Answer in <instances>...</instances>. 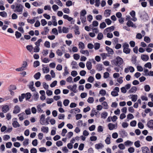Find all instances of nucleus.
Returning <instances> with one entry per match:
<instances>
[{
	"mask_svg": "<svg viewBox=\"0 0 153 153\" xmlns=\"http://www.w3.org/2000/svg\"><path fill=\"white\" fill-rule=\"evenodd\" d=\"M144 40L147 43H149L151 41V39L149 37L146 36L144 37Z\"/></svg>",
	"mask_w": 153,
	"mask_h": 153,
	"instance_id": "47",
	"label": "nucleus"
},
{
	"mask_svg": "<svg viewBox=\"0 0 153 153\" xmlns=\"http://www.w3.org/2000/svg\"><path fill=\"white\" fill-rule=\"evenodd\" d=\"M55 3L58 4V5L61 6H62V4L60 0H54Z\"/></svg>",
	"mask_w": 153,
	"mask_h": 153,
	"instance_id": "45",
	"label": "nucleus"
},
{
	"mask_svg": "<svg viewBox=\"0 0 153 153\" xmlns=\"http://www.w3.org/2000/svg\"><path fill=\"white\" fill-rule=\"evenodd\" d=\"M25 98L26 100L29 99L31 97V94L29 93H27L26 94H25Z\"/></svg>",
	"mask_w": 153,
	"mask_h": 153,
	"instance_id": "58",
	"label": "nucleus"
},
{
	"mask_svg": "<svg viewBox=\"0 0 153 153\" xmlns=\"http://www.w3.org/2000/svg\"><path fill=\"white\" fill-rule=\"evenodd\" d=\"M33 97L34 100L36 101L37 100L39 97L38 93L37 92H35L33 94Z\"/></svg>",
	"mask_w": 153,
	"mask_h": 153,
	"instance_id": "40",
	"label": "nucleus"
},
{
	"mask_svg": "<svg viewBox=\"0 0 153 153\" xmlns=\"http://www.w3.org/2000/svg\"><path fill=\"white\" fill-rule=\"evenodd\" d=\"M80 19L82 23L84 24L86 21V18L85 16H80Z\"/></svg>",
	"mask_w": 153,
	"mask_h": 153,
	"instance_id": "34",
	"label": "nucleus"
},
{
	"mask_svg": "<svg viewBox=\"0 0 153 153\" xmlns=\"http://www.w3.org/2000/svg\"><path fill=\"white\" fill-rule=\"evenodd\" d=\"M114 26H112L111 27H107L104 31V34H106L108 32L112 31L114 30Z\"/></svg>",
	"mask_w": 153,
	"mask_h": 153,
	"instance_id": "4",
	"label": "nucleus"
},
{
	"mask_svg": "<svg viewBox=\"0 0 153 153\" xmlns=\"http://www.w3.org/2000/svg\"><path fill=\"white\" fill-rule=\"evenodd\" d=\"M103 145L101 143L97 144L95 145V147L96 149H99L103 147Z\"/></svg>",
	"mask_w": 153,
	"mask_h": 153,
	"instance_id": "24",
	"label": "nucleus"
},
{
	"mask_svg": "<svg viewBox=\"0 0 153 153\" xmlns=\"http://www.w3.org/2000/svg\"><path fill=\"white\" fill-rule=\"evenodd\" d=\"M134 145L137 148L140 147V141L139 140L136 141L134 142Z\"/></svg>",
	"mask_w": 153,
	"mask_h": 153,
	"instance_id": "55",
	"label": "nucleus"
},
{
	"mask_svg": "<svg viewBox=\"0 0 153 153\" xmlns=\"http://www.w3.org/2000/svg\"><path fill=\"white\" fill-rule=\"evenodd\" d=\"M102 105L104 109H107L108 108V105L106 102H103L102 103Z\"/></svg>",
	"mask_w": 153,
	"mask_h": 153,
	"instance_id": "44",
	"label": "nucleus"
},
{
	"mask_svg": "<svg viewBox=\"0 0 153 153\" xmlns=\"http://www.w3.org/2000/svg\"><path fill=\"white\" fill-rule=\"evenodd\" d=\"M99 93L102 96H105L106 94V91L102 89L100 91Z\"/></svg>",
	"mask_w": 153,
	"mask_h": 153,
	"instance_id": "57",
	"label": "nucleus"
},
{
	"mask_svg": "<svg viewBox=\"0 0 153 153\" xmlns=\"http://www.w3.org/2000/svg\"><path fill=\"white\" fill-rule=\"evenodd\" d=\"M137 96L136 94L132 95L131 97V100L134 102H135L137 100Z\"/></svg>",
	"mask_w": 153,
	"mask_h": 153,
	"instance_id": "31",
	"label": "nucleus"
},
{
	"mask_svg": "<svg viewBox=\"0 0 153 153\" xmlns=\"http://www.w3.org/2000/svg\"><path fill=\"white\" fill-rule=\"evenodd\" d=\"M42 105H38L37 106L38 112V113H42L43 112V110L41 109Z\"/></svg>",
	"mask_w": 153,
	"mask_h": 153,
	"instance_id": "30",
	"label": "nucleus"
},
{
	"mask_svg": "<svg viewBox=\"0 0 153 153\" xmlns=\"http://www.w3.org/2000/svg\"><path fill=\"white\" fill-rule=\"evenodd\" d=\"M29 140L28 139H25L23 142V145L24 146L27 145L29 144Z\"/></svg>",
	"mask_w": 153,
	"mask_h": 153,
	"instance_id": "60",
	"label": "nucleus"
},
{
	"mask_svg": "<svg viewBox=\"0 0 153 153\" xmlns=\"http://www.w3.org/2000/svg\"><path fill=\"white\" fill-rule=\"evenodd\" d=\"M71 65H72V68H76V69L78 67V65L77 64V62L76 61H73L71 63Z\"/></svg>",
	"mask_w": 153,
	"mask_h": 153,
	"instance_id": "26",
	"label": "nucleus"
},
{
	"mask_svg": "<svg viewBox=\"0 0 153 153\" xmlns=\"http://www.w3.org/2000/svg\"><path fill=\"white\" fill-rule=\"evenodd\" d=\"M41 76V74L40 72H38L34 76V77L36 79H39Z\"/></svg>",
	"mask_w": 153,
	"mask_h": 153,
	"instance_id": "32",
	"label": "nucleus"
},
{
	"mask_svg": "<svg viewBox=\"0 0 153 153\" xmlns=\"http://www.w3.org/2000/svg\"><path fill=\"white\" fill-rule=\"evenodd\" d=\"M126 25L129 27H136V26L134 25L133 22L129 20L127 22Z\"/></svg>",
	"mask_w": 153,
	"mask_h": 153,
	"instance_id": "16",
	"label": "nucleus"
},
{
	"mask_svg": "<svg viewBox=\"0 0 153 153\" xmlns=\"http://www.w3.org/2000/svg\"><path fill=\"white\" fill-rule=\"evenodd\" d=\"M49 31V29L48 27H45L44 28V30L42 31L41 33L43 35H46L47 34Z\"/></svg>",
	"mask_w": 153,
	"mask_h": 153,
	"instance_id": "12",
	"label": "nucleus"
},
{
	"mask_svg": "<svg viewBox=\"0 0 153 153\" xmlns=\"http://www.w3.org/2000/svg\"><path fill=\"white\" fill-rule=\"evenodd\" d=\"M112 64L115 65L119 66H120L123 62V59L119 56H117L115 59L111 61Z\"/></svg>",
	"mask_w": 153,
	"mask_h": 153,
	"instance_id": "2",
	"label": "nucleus"
},
{
	"mask_svg": "<svg viewBox=\"0 0 153 153\" xmlns=\"http://www.w3.org/2000/svg\"><path fill=\"white\" fill-rule=\"evenodd\" d=\"M147 126L149 128H153V120H151L148 122Z\"/></svg>",
	"mask_w": 153,
	"mask_h": 153,
	"instance_id": "19",
	"label": "nucleus"
},
{
	"mask_svg": "<svg viewBox=\"0 0 153 153\" xmlns=\"http://www.w3.org/2000/svg\"><path fill=\"white\" fill-rule=\"evenodd\" d=\"M44 45L47 48H50V43L48 41H46L44 44Z\"/></svg>",
	"mask_w": 153,
	"mask_h": 153,
	"instance_id": "52",
	"label": "nucleus"
},
{
	"mask_svg": "<svg viewBox=\"0 0 153 153\" xmlns=\"http://www.w3.org/2000/svg\"><path fill=\"white\" fill-rule=\"evenodd\" d=\"M105 142L107 144H109L111 143V139L110 135L109 137H107L106 139L105 140Z\"/></svg>",
	"mask_w": 153,
	"mask_h": 153,
	"instance_id": "33",
	"label": "nucleus"
},
{
	"mask_svg": "<svg viewBox=\"0 0 153 153\" xmlns=\"http://www.w3.org/2000/svg\"><path fill=\"white\" fill-rule=\"evenodd\" d=\"M45 115L44 114L41 115L40 117L39 122L42 125H45Z\"/></svg>",
	"mask_w": 153,
	"mask_h": 153,
	"instance_id": "7",
	"label": "nucleus"
},
{
	"mask_svg": "<svg viewBox=\"0 0 153 153\" xmlns=\"http://www.w3.org/2000/svg\"><path fill=\"white\" fill-rule=\"evenodd\" d=\"M42 41V40L40 39H39L35 43L36 46H39L40 45V43Z\"/></svg>",
	"mask_w": 153,
	"mask_h": 153,
	"instance_id": "41",
	"label": "nucleus"
},
{
	"mask_svg": "<svg viewBox=\"0 0 153 153\" xmlns=\"http://www.w3.org/2000/svg\"><path fill=\"white\" fill-rule=\"evenodd\" d=\"M111 10H106L104 13V16L106 17H108L110 15Z\"/></svg>",
	"mask_w": 153,
	"mask_h": 153,
	"instance_id": "13",
	"label": "nucleus"
},
{
	"mask_svg": "<svg viewBox=\"0 0 153 153\" xmlns=\"http://www.w3.org/2000/svg\"><path fill=\"white\" fill-rule=\"evenodd\" d=\"M94 100L93 97H90L87 100V102L90 103H92L94 102Z\"/></svg>",
	"mask_w": 153,
	"mask_h": 153,
	"instance_id": "46",
	"label": "nucleus"
},
{
	"mask_svg": "<svg viewBox=\"0 0 153 153\" xmlns=\"http://www.w3.org/2000/svg\"><path fill=\"white\" fill-rule=\"evenodd\" d=\"M41 130L43 132L47 133L48 131V128L47 127L42 126L41 128Z\"/></svg>",
	"mask_w": 153,
	"mask_h": 153,
	"instance_id": "18",
	"label": "nucleus"
},
{
	"mask_svg": "<svg viewBox=\"0 0 153 153\" xmlns=\"http://www.w3.org/2000/svg\"><path fill=\"white\" fill-rule=\"evenodd\" d=\"M62 32L64 33H67L69 32V28L65 27H63L62 29Z\"/></svg>",
	"mask_w": 153,
	"mask_h": 153,
	"instance_id": "39",
	"label": "nucleus"
},
{
	"mask_svg": "<svg viewBox=\"0 0 153 153\" xmlns=\"http://www.w3.org/2000/svg\"><path fill=\"white\" fill-rule=\"evenodd\" d=\"M12 145V143L11 142L7 143L6 144V147L7 148H10L11 147Z\"/></svg>",
	"mask_w": 153,
	"mask_h": 153,
	"instance_id": "64",
	"label": "nucleus"
},
{
	"mask_svg": "<svg viewBox=\"0 0 153 153\" xmlns=\"http://www.w3.org/2000/svg\"><path fill=\"white\" fill-rule=\"evenodd\" d=\"M100 55L102 56L103 59H106L107 56H108V54L105 53H102L100 54Z\"/></svg>",
	"mask_w": 153,
	"mask_h": 153,
	"instance_id": "53",
	"label": "nucleus"
},
{
	"mask_svg": "<svg viewBox=\"0 0 153 153\" xmlns=\"http://www.w3.org/2000/svg\"><path fill=\"white\" fill-rule=\"evenodd\" d=\"M86 66L88 70H90L92 68V64L91 62L87 61L86 63Z\"/></svg>",
	"mask_w": 153,
	"mask_h": 153,
	"instance_id": "17",
	"label": "nucleus"
},
{
	"mask_svg": "<svg viewBox=\"0 0 153 153\" xmlns=\"http://www.w3.org/2000/svg\"><path fill=\"white\" fill-rule=\"evenodd\" d=\"M80 52L83 54L86 55L87 56H89V52L88 50H81L80 51Z\"/></svg>",
	"mask_w": 153,
	"mask_h": 153,
	"instance_id": "20",
	"label": "nucleus"
},
{
	"mask_svg": "<svg viewBox=\"0 0 153 153\" xmlns=\"http://www.w3.org/2000/svg\"><path fill=\"white\" fill-rule=\"evenodd\" d=\"M0 16L3 17H5L7 16V14L6 12L3 11L0 12Z\"/></svg>",
	"mask_w": 153,
	"mask_h": 153,
	"instance_id": "36",
	"label": "nucleus"
},
{
	"mask_svg": "<svg viewBox=\"0 0 153 153\" xmlns=\"http://www.w3.org/2000/svg\"><path fill=\"white\" fill-rule=\"evenodd\" d=\"M141 59L144 61H147L149 59V56L146 55H143L141 56Z\"/></svg>",
	"mask_w": 153,
	"mask_h": 153,
	"instance_id": "21",
	"label": "nucleus"
},
{
	"mask_svg": "<svg viewBox=\"0 0 153 153\" xmlns=\"http://www.w3.org/2000/svg\"><path fill=\"white\" fill-rule=\"evenodd\" d=\"M34 82L33 81L31 82H30L29 85H28L29 88L32 91H35V88L33 86Z\"/></svg>",
	"mask_w": 153,
	"mask_h": 153,
	"instance_id": "9",
	"label": "nucleus"
},
{
	"mask_svg": "<svg viewBox=\"0 0 153 153\" xmlns=\"http://www.w3.org/2000/svg\"><path fill=\"white\" fill-rule=\"evenodd\" d=\"M73 57L74 59L76 60H78L80 57L79 55L77 53H75L74 54Z\"/></svg>",
	"mask_w": 153,
	"mask_h": 153,
	"instance_id": "61",
	"label": "nucleus"
},
{
	"mask_svg": "<svg viewBox=\"0 0 153 153\" xmlns=\"http://www.w3.org/2000/svg\"><path fill=\"white\" fill-rule=\"evenodd\" d=\"M103 37V35L102 33H100L98 35L97 39L99 40H100L102 39Z\"/></svg>",
	"mask_w": 153,
	"mask_h": 153,
	"instance_id": "49",
	"label": "nucleus"
},
{
	"mask_svg": "<svg viewBox=\"0 0 153 153\" xmlns=\"http://www.w3.org/2000/svg\"><path fill=\"white\" fill-rule=\"evenodd\" d=\"M140 17L145 21L149 19V17L145 11L142 12L140 13Z\"/></svg>",
	"mask_w": 153,
	"mask_h": 153,
	"instance_id": "3",
	"label": "nucleus"
},
{
	"mask_svg": "<svg viewBox=\"0 0 153 153\" xmlns=\"http://www.w3.org/2000/svg\"><path fill=\"white\" fill-rule=\"evenodd\" d=\"M144 66L146 68H148L149 69H150L152 68L151 63L150 62H147L144 65Z\"/></svg>",
	"mask_w": 153,
	"mask_h": 153,
	"instance_id": "48",
	"label": "nucleus"
},
{
	"mask_svg": "<svg viewBox=\"0 0 153 153\" xmlns=\"http://www.w3.org/2000/svg\"><path fill=\"white\" fill-rule=\"evenodd\" d=\"M13 127L14 128H17L20 126V125L18 122L16 121H14L12 123Z\"/></svg>",
	"mask_w": 153,
	"mask_h": 153,
	"instance_id": "25",
	"label": "nucleus"
},
{
	"mask_svg": "<svg viewBox=\"0 0 153 153\" xmlns=\"http://www.w3.org/2000/svg\"><path fill=\"white\" fill-rule=\"evenodd\" d=\"M100 45L99 43H96L94 44V48L95 50H98L100 48Z\"/></svg>",
	"mask_w": 153,
	"mask_h": 153,
	"instance_id": "43",
	"label": "nucleus"
},
{
	"mask_svg": "<svg viewBox=\"0 0 153 153\" xmlns=\"http://www.w3.org/2000/svg\"><path fill=\"white\" fill-rule=\"evenodd\" d=\"M77 87V86L76 85L74 84L72 86L71 90L75 93H76L77 91V90H76Z\"/></svg>",
	"mask_w": 153,
	"mask_h": 153,
	"instance_id": "23",
	"label": "nucleus"
},
{
	"mask_svg": "<svg viewBox=\"0 0 153 153\" xmlns=\"http://www.w3.org/2000/svg\"><path fill=\"white\" fill-rule=\"evenodd\" d=\"M143 153H150L149 150L146 147H143L142 148Z\"/></svg>",
	"mask_w": 153,
	"mask_h": 153,
	"instance_id": "15",
	"label": "nucleus"
},
{
	"mask_svg": "<svg viewBox=\"0 0 153 153\" xmlns=\"http://www.w3.org/2000/svg\"><path fill=\"white\" fill-rule=\"evenodd\" d=\"M79 48L82 50L85 48V45L84 43L82 42H80L78 44Z\"/></svg>",
	"mask_w": 153,
	"mask_h": 153,
	"instance_id": "28",
	"label": "nucleus"
},
{
	"mask_svg": "<svg viewBox=\"0 0 153 153\" xmlns=\"http://www.w3.org/2000/svg\"><path fill=\"white\" fill-rule=\"evenodd\" d=\"M106 26V25L105 23L104 22H103L100 24V28L103 29Z\"/></svg>",
	"mask_w": 153,
	"mask_h": 153,
	"instance_id": "51",
	"label": "nucleus"
},
{
	"mask_svg": "<svg viewBox=\"0 0 153 153\" xmlns=\"http://www.w3.org/2000/svg\"><path fill=\"white\" fill-rule=\"evenodd\" d=\"M63 18L65 19H67L68 21L71 22L73 20V19L71 17H69L68 15H63Z\"/></svg>",
	"mask_w": 153,
	"mask_h": 153,
	"instance_id": "22",
	"label": "nucleus"
},
{
	"mask_svg": "<svg viewBox=\"0 0 153 153\" xmlns=\"http://www.w3.org/2000/svg\"><path fill=\"white\" fill-rule=\"evenodd\" d=\"M108 115V113L106 112H103L102 113L101 115V117L102 118L105 119L106 118Z\"/></svg>",
	"mask_w": 153,
	"mask_h": 153,
	"instance_id": "50",
	"label": "nucleus"
},
{
	"mask_svg": "<svg viewBox=\"0 0 153 153\" xmlns=\"http://www.w3.org/2000/svg\"><path fill=\"white\" fill-rule=\"evenodd\" d=\"M9 109V107L7 105H4L2 108V111L4 113H6Z\"/></svg>",
	"mask_w": 153,
	"mask_h": 153,
	"instance_id": "14",
	"label": "nucleus"
},
{
	"mask_svg": "<svg viewBox=\"0 0 153 153\" xmlns=\"http://www.w3.org/2000/svg\"><path fill=\"white\" fill-rule=\"evenodd\" d=\"M118 147L120 149L123 150L125 149V147L123 143H120L118 146Z\"/></svg>",
	"mask_w": 153,
	"mask_h": 153,
	"instance_id": "63",
	"label": "nucleus"
},
{
	"mask_svg": "<svg viewBox=\"0 0 153 153\" xmlns=\"http://www.w3.org/2000/svg\"><path fill=\"white\" fill-rule=\"evenodd\" d=\"M137 90V88L136 87L134 86H133L128 91V93L129 94L134 93Z\"/></svg>",
	"mask_w": 153,
	"mask_h": 153,
	"instance_id": "11",
	"label": "nucleus"
},
{
	"mask_svg": "<svg viewBox=\"0 0 153 153\" xmlns=\"http://www.w3.org/2000/svg\"><path fill=\"white\" fill-rule=\"evenodd\" d=\"M108 127L110 130H112L114 129H116L117 128V124H114L111 123H109L108 124Z\"/></svg>",
	"mask_w": 153,
	"mask_h": 153,
	"instance_id": "6",
	"label": "nucleus"
},
{
	"mask_svg": "<svg viewBox=\"0 0 153 153\" xmlns=\"http://www.w3.org/2000/svg\"><path fill=\"white\" fill-rule=\"evenodd\" d=\"M25 115V113L24 112L18 114V116L20 120H22L24 119V116Z\"/></svg>",
	"mask_w": 153,
	"mask_h": 153,
	"instance_id": "29",
	"label": "nucleus"
},
{
	"mask_svg": "<svg viewBox=\"0 0 153 153\" xmlns=\"http://www.w3.org/2000/svg\"><path fill=\"white\" fill-rule=\"evenodd\" d=\"M124 144L125 145L127 146H131L133 144V142L129 140H128L126 141L124 143Z\"/></svg>",
	"mask_w": 153,
	"mask_h": 153,
	"instance_id": "27",
	"label": "nucleus"
},
{
	"mask_svg": "<svg viewBox=\"0 0 153 153\" xmlns=\"http://www.w3.org/2000/svg\"><path fill=\"white\" fill-rule=\"evenodd\" d=\"M10 8L15 12H18L19 14H21L23 11L24 7L21 4L16 3L15 5H11Z\"/></svg>",
	"mask_w": 153,
	"mask_h": 153,
	"instance_id": "1",
	"label": "nucleus"
},
{
	"mask_svg": "<svg viewBox=\"0 0 153 153\" xmlns=\"http://www.w3.org/2000/svg\"><path fill=\"white\" fill-rule=\"evenodd\" d=\"M26 48L30 52H31L33 48V47L32 45H28L26 46Z\"/></svg>",
	"mask_w": 153,
	"mask_h": 153,
	"instance_id": "62",
	"label": "nucleus"
},
{
	"mask_svg": "<svg viewBox=\"0 0 153 153\" xmlns=\"http://www.w3.org/2000/svg\"><path fill=\"white\" fill-rule=\"evenodd\" d=\"M144 88L145 90L146 91H149L150 90V87L149 85H145Z\"/></svg>",
	"mask_w": 153,
	"mask_h": 153,
	"instance_id": "54",
	"label": "nucleus"
},
{
	"mask_svg": "<svg viewBox=\"0 0 153 153\" xmlns=\"http://www.w3.org/2000/svg\"><path fill=\"white\" fill-rule=\"evenodd\" d=\"M42 69L44 73H48L49 71V68L48 67H44Z\"/></svg>",
	"mask_w": 153,
	"mask_h": 153,
	"instance_id": "59",
	"label": "nucleus"
},
{
	"mask_svg": "<svg viewBox=\"0 0 153 153\" xmlns=\"http://www.w3.org/2000/svg\"><path fill=\"white\" fill-rule=\"evenodd\" d=\"M134 71V69L133 67L132 66H128V67L126 68L124 70V72L126 73H128L129 71L130 72L132 73Z\"/></svg>",
	"mask_w": 153,
	"mask_h": 153,
	"instance_id": "5",
	"label": "nucleus"
},
{
	"mask_svg": "<svg viewBox=\"0 0 153 153\" xmlns=\"http://www.w3.org/2000/svg\"><path fill=\"white\" fill-rule=\"evenodd\" d=\"M20 111V107L18 105L15 106L14 110L13 111V113L16 114L19 112Z\"/></svg>",
	"mask_w": 153,
	"mask_h": 153,
	"instance_id": "8",
	"label": "nucleus"
},
{
	"mask_svg": "<svg viewBox=\"0 0 153 153\" xmlns=\"http://www.w3.org/2000/svg\"><path fill=\"white\" fill-rule=\"evenodd\" d=\"M81 16H85L87 13L86 11L85 10H81L80 13Z\"/></svg>",
	"mask_w": 153,
	"mask_h": 153,
	"instance_id": "38",
	"label": "nucleus"
},
{
	"mask_svg": "<svg viewBox=\"0 0 153 153\" xmlns=\"http://www.w3.org/2000/svg\"><path fill=\"white\" fill-rule=\"evenodd\" d=\"M64 72L63 73L64 76H66L69 74L67 67L66 66L65 67Z\"/></svg>",
	"mask_w": 153,
	"mask_h": 153,
	"instance_id": "42",
	"label": "nucleus"
},
{
	"mask_svg": "<svg viewBox=\"0 0 153 153\" xmlns=\"http://www.w3.org/2000/svg\"><path fill=\"white\" fill-rule=\"evenodd\" d=\"M25 94H21V96H19V101L21 102L23 101V99H24L25 98Z\"/></svg>",
	"mask_w": 153,
	"mask_h": 153,
	"instance_id": "37",
	"label": "nucleus"
},
{
	"mask_svg": "<svg viewBox=\"0 0 153 153\" xmlns=\"http://www.w3.org/2000/svg\"><path fill=\"white\" fill-rule=\"evenodd\" d=\"M106 51L108 52V53L110 54L113 55L114 54V52L112 49L110 48L108 46L105 47Z\"/></svg>",
	"mask_w": 153,
	"mask_h": 153,
	"instance_id": "10",
	"label": "nucleus"
},
{
	"mask_svg": "<svg viewBox=\"0 0 153 153\" xmlns=\"http://www.w3.org/2000/svg\"><path fill=\"white\" fill-rule=\"evenodd\" d=\"M15 36L18 39L21 37V36H22V34L20 33L18 31H16L15 32Z\"/></svg>",
	"mask_w": 153,
	"mask_h": 153,
	"instance_id": "56",
	"label": "nucleus"
},
{
	"mask_svg": "<svg viewBox=\"0 0 153 153\" xmlns=\"http://www.w3.org/2000/svg\"><path fill=\"white\" fill-rule=\"evenodd\" d=\"M69 102L70 101L68 100L65 99L63 101V104L65 106H67L68 105Z\"/></svg>",
	"mask_w": 153,
	"mask_h": 153,
	"instance_id": "35",
	"label": "nucleus"
}]
</instances>
